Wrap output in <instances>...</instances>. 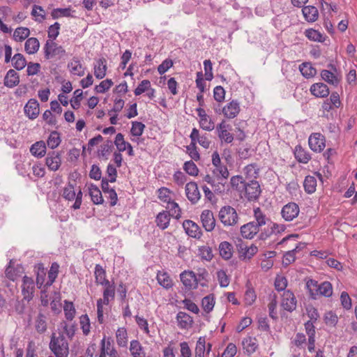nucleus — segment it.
<instances>
[{"instance_id": "obj_1", "label": "nucleus", "mask_w": 357, "mask_h": 357, "mask_svg": "<svg viewBox=\"0 0 357 357\" xmlns=\"http://www.w3.org/2000/svg\"><path fill=\"white\" fill-rule=\"evenodd\" d=\"M59 330H61L58 333H52L50 349L56 357H68L69 354V346L65 335L72 339L75 335V329L73 326H68L66 322L63 321L60 324Z\"/></svg>"}, {"instance_id": "obj_2", "label": "nucleus", "mask_w": 357, "mask_h": 357, "mask_svg": "<svg viewBox=\"0 0 357 357\" xmlns=\"http://www.w3.org/2000/svg\"><path fill=\"white\" fill-rule=\"evenodd\" d=\"M306 287L313 299H316L319 296L330 297L333 294L332 284L327 281L319 284L317 281L309 279L306 282Z\"/></svg>"}, {"instance_id": "obj_3", "label": "nucleus", "mask_w": 357, "mask_h": 357, "mask_svg": "<svg viewBox=\"0 0 357 357\" xmlns=\"http://www.w3.org/2000/svg\"><path fill=\"white\" fill-rule=\"evenodd\" d=\"M218 218L225 227L234 226L238 221L236 211L230 206H222L219 211Z\"/></svg>"}, {"instance_id": "obj_4", "label": "nucleus", "mask_w": 357, "mask_h": 357, "mask_svg": "<svg viewBox=\"0 0 357 357\" xmlns=\"http://www.w3.org/2000/svg\"><path fill=\"white\" fill-rule=\"evenodd\" d=\"M45 57L47 59H61L66 54V50L62 46L52 40H47L44 46Z\"/></svg>"}, {"instance_id": "obj_5", "label": "nucleus", "mask_w": 357, "mask_h": 357, "mask_svg": "<svg viewBox=\"0 0 357 357\" xmlns=\"http://www.w3.org/2000/svg\"><path fill=\"white\" fill-rule=\"evenodd\" d=\"M180 279L188 290L195 289L198 286L197 275L192 271H184L180 274Z\"/></svg>"}, {"instance_id": "obj_6", "label": "nucleus", "mask_w": 357, "mask_h": 357, "mask_svg": "<svg viewBox=\"0 0 357 357\" xmlns=\"http://www.w3.org/2000/svg\"><path fill=\"white\" fill-rule=\"evenodd\" d=\"M243 190L245 197L249 201L257 200L261 194L260 185L255 180L248 181Z\"/></svg>"}, {"instance_id": "obj_7", "label": "nucleus", "mask_w": 357, "mask_h": 357, "mask_svg": "<svg viewBox=\"0 0 357 357\" xmlns=\"http://www.w3.org/2000/svg\"><path fill=\"white\" fill-rule=\"evenodd\" d=\"M326 139L321 133L315 132L310 135L308 139V144L312 151L321 152L326 146Z\"/></svg>"}, {"instance_id": "obj_8", "label": "nucleus", "mask_w": 357, "mask_h": 357, "mask_svg": "<svg viewBox=\"0 0 357 357\" xmlns=\"http://www.w3.org/2000/svg\"><path fill=\"white\" fill-rule=\"evenodd\" d=\"M22 294L24 300L31 301L35 291V283L31 278L24 275L21 285Z\"/></svg>"}, {"instance_id": "obj_9", "label": "nucleus", "mask_w": 357, "mask_h": 357, "mask_svg": "<svg viewBox=\"0 0 357 357\" xmlns=\"http://www.w3.org/2000/svg\"><path fill=\"white\" fill-rule=\"evenodd\" d=\"M299 212L300 208L298 204L289 202L282 207L281 215L286 221H291L298 215Z\"/></svg>"}, {"instance_id": "obj_10", "label": "nucleus", "mask_w": 357, "mask_h": 357, "mask_svg": "<svg viewBox=\"0 0 357 357\" xmlns=\"http://www.w3.org/2000/svg\"><path fill=\"white\" fill-rule=\"evenodd\" d=\"M236 247L239 258L243 260L251 259L258 251L257 247L255 245L252 244L250 246H248L243 242L237 244Z\"/></svg>"}, {"instance_id": "obj_11", "label": "nucleus", "mask_w": 357, "mask_h": 357, "mask_svg": "<svg viewBox=\"0 0 357 357\" xmlns=\"http://www.w3.org/2000/svg\"><path fill=\"white\" fill-rule=\"evenodd\" d=\"M229 127V125L227 124L225 120H222L216 126V131L218 137L220 139L222 142H224L227 144L231 143L234 140L233 135L228 130Z\"/></svg>"}, {"instance_id": "obj_12", "label": "nucleus", "mask_w": 357, "mask_h": 357, "mask_svg": "<svg viewBox=\"0 0 357 357\" xmlns=\"http://www.w3.org/2000/svg\"><path fill=\"white\" fill-rule=\"evenodd\" d=\"M185 195L188 199L195 204L198 202L201 198V195L195 182H189L185 185Z\"/></svg>"}, {"instance_id": "obj_13", "label": "nucleus", "mask_w": 357, "mask_h": 357, "mask_svg": "<svg viewBox=\"0 0 357 357\" xmlns=\"http://www.w3.org/2000/svg\"><path fill=\"white\" fill-rule=\"evenodd\" d=\"M297 301L293 294L289 290L284 291L282 298V307L288 312L294 311L296 307Z\"/></svg>"}, {"instance_id": "obj_14", "label": "nucleus", "mask_w": 357, "mask_h": 357, "mask_svg": "<svg viewBox=\"0 0 357 357\" xmlns=\"http://www.w3.org/2000/svg\"><path fill=\"white\" fill-rule=\"evenodd\" d=\"M201 220L203 227L207 231H211L215 226V220L213 213L210 210H204L201 214Z\"/></svg>"}, {"instance_id": "obj_15", "label": "nucleus", "mask_w": 357, "mask_h": 357, "mask_svg": "<svg viewBox=\"0 0 357 357\" xmlns=\"http://www.w3.org/2000/svg\"><path fill=\"white\" fill-rule=\"evenodd\" d=\"M24 109L29 119H35L39 114V103L36 99H30L25 105Z\"/></svg>"}, {"instance_id": "obj_16", "label": "nucleus", "mask_w": 357, "mask_h": 357, "mask_svg": "<svg viewBox=\"0 0 357 357\" xmlns=\"http://www.w3.org/2000/svg\"><path fill=\"white\" fill-rule=\"evenodd\" d=\"M310 91L317 98H326L330 93L328 86L322 82L313 84L310 86Z\"/></svg>"}, {"instance_id": "obj_17", "label": "nucleus", "mask_w": 357, "mask_h": 357, "mask_svg": "<svg viewBox=\"0 0 357 357\" xmlns=\"http://www.w3.org/2000/svg\"><path fill=\"white\" fill-rule=\"evenodd\" d=\"M240 112V105L237 100H231L222 108V113L227 119L235 118Z\"/></svg>"}, {"instance_id": "obj_18", "label": "nucleus", "mask_w": 357, "mask_h": 357, "mask_svg": "<svg viewBox=\"0 0 357 357\" xmlns=\"http://www.w3.org/2000/svg\"><path fill=\"white\" fill-rule=\"evenodd\" d=\"M183 227L186 234L192 238H199L201 236V231L199 227L193 221L186 220L183 222Z\"/></svg>"}, {"instance_id": "obj_19", "label": "nucleus", "mask_w": 357, "mask_h": 357, "mask_svg": "<svg viewBox=\"0 0 357 357\" xmlns=\"http://www.w3.org/2000/svg\"><path fill=\"white\" fill-rule=\"evenodd\" d=\"M259 231V229L255 225V221L245 224L241 227V233L243 238L252 239Z\"/></svg>"}, {"instance_id": "obj_20", "label": "nucleus", "mask_w": 357, "mask_h": 357, "mask_svg": "<svg viewBox=\"0 0 357 357\" xmlns=\"http://www.w3.org/2000/svg\"><path fill=\"white\" fill-rule=\"evenodd\" d=\"M61 164V158L59 153L52 151L48 153L46 158V165L51 171L55 172L58 170Z\"/></svg>"}, {"instance_id": "obj_21", "label": "nucleus", "mask_w": 357, "mask_h": 357, "mask_svg": "<svg viewBox=\"0 0 357 357\" xmlns=\"http://www.w3.org/2000/svg\"><path fill=\"white\" fill-rule=\"evenodd\" d=\"M191 142L196 144L198 142L202 147L208 149L211 142L206 135H200L197 128H193L190 136Z\"/></svg>"}, {"instance_id": "obj_22", "label": "nucleus", "mask_w": 357, "mask_h": 357, "mask_svg": "<svg viewBox=\"0 0 357 357\" xmlns=\"http://www.w3.org/2000/svg\"><path fill=\"white\" fill-rule=\"evenodd\" d=\"M20 83L19 75L13 69L9 70L3 79V84L8 88H13Z\"/></svg>"}, {"instance_id": "obj_23", "label": "nucleus", "mask_w": 357, "mask_h": 357, "mask_svg": "<svg viewBox=\"0 0 357 357\" xmlns=\"http://www.w3.org/2000/svg\"><path fill=\"white\" fill-rule=\"evenodd\" d=\"M105 289L103 291V298H99L103 301L104 305H108L110 301L114 299L115 297V286L114 283L109 282L107 284L102 285Z\"/></svg>"}, {"instance_id": "obj_24", "label": "nucleus", "mask_w": 357, "mask_h": 357, "mask_svg": "<svg viewBox=\"0 0 357 357\" xmlns=\"http://www.w3.org/2000/svg\"><path fill=\"white\" fill-rule=\"evenodd\" d=\"M294 153V156L298 162L306 164L311 160V155L310 153L304 149L301 145L296 146Z\"/></svg>"}, {"instance_id": "obj_25", "label": "nucleus", "mask_w": 357, "mask_h": 357, "mask_svg": "<svg viewBox=\"0 0 357 357\" xmlns=\"http://www.w3.org/2000/svg\"><path fill=\"white\" fill-rule=\"evenodd\" d=\"M68 67L72 74L82 77L84 75V68L82 66L78 58L74 57L68 64Z\"/></svg>"}, {"instance_id": "obj_26", "label": "nucleus", "mask_w": 357, "mask_h": 357, "mask_svg": "<svg viewBox=\"0 0 357 357\" xmlns=\"http://www.w3.org/2000/svg\"><path fill=\"white\" fill-rule=\"evenodd\" d=\"M172 216L167 211H163L158 214L155 218L157 226L161 229H165L168 227Z\"/></svg>"}, {"instance_id": "obj_27", "label": "nucleus", "mask_w": 357, "mask_h": 357, "mask_svg": "<svg viewBox=\"0 0 357 357\" xmlns=\"http://www.w3.org/2000/svg\"><path fill=\"white\" fill-rule=\"evenodd\" d=\"M286 227L284 225H279L277 223H272L270 229L268 231H261L259 234V239L265 240L269 237L272 234H278L282 232L285 230Z\"/></svg>"}, {"instance_id": "obj_28", "label": "nucleus", "mask_w": 357, "mask_h": 357, "mask_svg": "<svg viewBox=\"0 0 357 357\" xmlns=\"http://www.w3.org/2000/svg\"><path fill=\"white\" fill-rule=\"evenodd\" d=\"M321 77L325 82L334 86H337L341 80L340 76L328 70H321Z\"/></svg>"}, {"instance_id": "obj_29", "label": "nucleus", "mask_w": 357, "mask_h": 357, "mask_svg": "<svg viewBox=\"0 0 357 357\" xmlns=\"http://www.w3.org/2000/svg\"><path fill=\"white\" fill-rule=\"evenodd\" d=\"M220 255L225 260H229L233 255V246L227 241L221 242L219 245Z\"/></svg>"}, {"instance_id": "obj_30", "label": "nucleus", "mask_w": 357, "mask_h": 357, "mask_svg": "<svg viewBox=\"0 0 357 357\" xmlns=\"http://www.w3.org/2000/svg\"><path fill=\"white\" fill-rule=\"evenodd\" d=\"M242 344L245 352L248 355L253 354L258 347L257 339L252 337L244 338Z\"/></svg>"}, {"instance_id": "obj_31", "label": "nucleus", "mask_w": 357, "mask_h": 357, "mask_svg": "<svg viewBox=\"0 0 357 357\" xmlns=\"http://www.w3.org/2000/svg\"><path fill=\"white\" fill-rule=\"evenodd\" d=\"M106 59H99L94 65V75L97 79H102L106 75Z\"/></svg>"}, {"instance_id": "obj_32", "label": "nucleus", "mask_w": 357, "mask_h": 357, "mask_svg": "<svg viewBox=\"0 0 357 357\" xmlns=\"http://www.w3.org/2000/svg\"><path fill=\"white\" fill-rule=\"evenodd\" d=\"M303 14L305 19L307 22H315L319 16L318 10L316 7L312 6H305L302 9Z\"/></svg>"}, {"instance_id": "obj_33", "label": "nucleus", "mask_w": 357, "mask_h": 357, "mask_svg": "<svg viewBox=\"0 0 357 357\" xmlns=\"http://www.w3.org/2000/svg\"><path fill=\"white\" fill-rule=\"evenodd\" d=\"M94 275L96 282L100 285H105L110 282L106 278V271L100 264H96L95 267Z\"/></svg>"}, {"instance_id": "obj_34", "label": "nucleus", "mask_w": 357, "mask_h": 357, "mask_svg": "<svg viewBox=\"0 0 357 357\" xmlns=\"http://www.w3.org/2000/svg\"><path fill=\"white\" fill-rule=\"evenodd\" d=\"M31 154L37 158H42L46 153V145L43 141L34 143L30 148Z\"/></svg>"}, {"instance_id": "obj_35", "label": "nucleus", "mask_w": 357, "mask_h": 357, "mask_svg": "<svg viewBox=\"0 0 357 357\" xmlns=\"http://www.w3.org/2000/svg\"><path fill=\"white\" fill-rule=\"evenodd\" d=\"M40 47V43L36 38H29L24 44V49L27 54H33L36 53Z\"/></svg>"}, {"instance_id": "obj_36", "label": "nucleus", "mask_w": 357, "mask_h": 357, "mask_svg": "<svg viewBox=\"0 0 357 357\" xmlns=\"http://www.w3.org/2000/svg\"><path fill=\"white\" fill-rule=\"evenodd\" d=\"M254 218L256 220L255 225L259 229L261 227L266 225L268 222H271L270 219L261 211L260 208H256L254 209Z\"/></svg>"}, {"instance_id": "obj_37", "label": "nucleus", "mask_w": 357, "mask_h": 357, "mask_svg": "<svg viewBox=\"0 0 357 357\" xmlns=\"http://www.w3.org/2000/svg\"><path fill=\"white\" fill-rule=\"evenodd\" d=\"M176 319L179 326L182 328H187L193 323L192 318L184 312H179L176 315Z\"/></svg>"}, {"instance_id": "obj_38", "label": "nucleus", "mask_w": 357, "mask_h": 357, "mask_svg": "<svg viewBox=\"0 0 357 357\" xmlns=\"http://www.w3.org/2000/svg\"><path fill=\"white\" fill-rule=\"evenodd\" d=\"M299 70L305 78H312L317 74V70L310 63H303L299 66Z\"/></svg>"}, {"instance_id": "obj_39", "label": "nucleus", "mask_w": 357, "mask_h": 357, "mask_svg": "<svg viewBox=\"0 0 357 357\" xmlns=\"http://www.w3.org/2000/svg\"><path fill=\"white\" fill-rule=\"evenodd\" d=\"M89 195L94 204H101L103 203L104 199L101 192L96 185L91 184L90 185Z\"/></svg>"}, {"instance_id": "obj_40", "label": "nucleus", "mask_w": 357, "mask_h": 357, "mask_svg": "<svg viewBox=\"0 0 357 357\" xmlns=\"http://www.w3.org/2000/svg\"><path fill=\"white\" fill-rule=\"evenodd\" d=\"M156 278L158 283L167 289L171 288L173 285L172 280L166 272L159 271Z\"/></svg>"}, {"instance_id": "obj_41", "label": "nucleus", "mask_w": 357, "mask_h": 357, "mask_svg": "<svg viewBox=\"0 0 357 357\" xmlns=\"http://www.w3.org/2000/svg\"><path fill=\"white\" fill-rule=\"evenodd\" d=\"M59 265L56 262H54L52 264L50 269L48 272V280L44 285V287H50L56 278H57L59 273Z\"/></svg>"}, {"instance_id": "obj_42", "label": "nucleus", "mask_w": 357, "mask_h": 357, "mask_svg": "<svg viewBox=\"0 0 357 357\" xmlns=\"http://www.w3.org/2000/svg\"><path fill=\"white\" fill-rule=\"evenodd\" d=\"M305 191L308 194L315 192L317 188V179L314 176H307L303 182Z\"/></svg>"}, {"instance_id": "obj_43", "label": "nucleus", "mask_w": 357, "mask_h": 357, "mask_svg": "<svg viewBox=\"0 0 357 357\" xmlns=\"http://www.w3.org/2000/svg\"><path fill=\"white\" fill-rule=\"evenodd\" d=\"M130 351L132 357H145L142 347L137 340L130 342Z\"/></svg>"}, {"instance_id": "obj_44", "label": "nucleus", "mask_w": 357, "mask_h": 357, "mask_svg": "<svg viewBox=\"0 0 357 357\" xmlns=\"http://www.w3.org/2000/svg\"><path fill=\"white\" fill-rule=\"evenodd\" d=\"M13 66L17 70H22L26 66L25 57L22 54H15L12 58Z\"/></svg>"}, {"instance_id": "obj_45", "label": "nucleus", "mask_w": 357, "mask_h": 357, "mask_svg": "<svg viewBox=\"0 0 357 357\" xmlns=\"http://www.w3.org/2000/svg\"><path fill=\"white\" fill-rule=\"evenodd\" d=\"M215 305V299L213 294H209L202 298V306L203 310L209 313L211 312Z\"/></svg>"}, {"instance_id": "obj_46", "label": "nucleus", "mask_w": 357, "mask_h": 357, "mask_svg": "<svg viewBox=\"0 0 357 357\" xmlns=\"http://www.w3.org/2000/svg\"><path fill=\"white\" fill-rule=\"evenodd\" d=\"M116 342L119 347H124L127 345L128 335L125 328H119L116 333Z\"/></svg>"}, {"instance_id": "obj_47", "label": "nucleus", "mask_w": 357, "mask_h": 357, "mask_svg": "<svg viewBox=\"0 0 357 357\" xmlns=\"http://www.w3.org/2000/svg\"><path fill=\"white\" fill-rule=\"evenodd\" d=\"M206 341L204 337H199L196 344L195 357H205Z\"/></svg>"}, {"instance_id": "obj_48", "label": "nucleus", "mask_w": 357, "mask_h": 357, "mask_svg": "<svg viewBox=\"0 0 357 357\" xmlns=\"http://www.w3.org/2000/svg\"><path fill=\"white\" fill-rule=\"evenodd\" d=\"M60 143L61 138L59 136V133L56 131L52 132L47 141V146L50 149H54L56 148Z\"/></svg>"}, {"instance_id": "obj_49", "label": "nucleus", "mask_w": 357, "mask_h": 357, "mask_svg": "<svg viewBox=\"0 0 357 357\" xmlns=\"http://www.w3.org/2000/svg\"><path fill=\"white\" fill-rule=\"evenodd\" d=\"M232 188L238 191H243L246 183L241 176H234L231 178L230 181Z\"/></svg>"}, {"instance_id": "obj_50", "label": "nucleus", "mask_w": 357, "mask_h": 357, "mask_svg": "<svg viewBox=\"0 0 357 357\" xmlns=\"http://www.w3.org/2000/svg\"><path fill=\"white\" fill-rule=\"evenodd\" d=\"M75 185L69 182L68 185L63 188V197L68 201L75 199L76 193L75 192Z\"/></svg>"}, {"instance_id": "obj_51", "label": "nucleus", "mask_w": 357, "mask_h": 357, "mask_svg": "<svg viewBox=\"0 0 357 357\" xmlns=\"http://www.w3.org/2000/svg\"><path fill=\"white\" fill-rule=\"evenodd\" d=\"M30 34V31L26 27L17 28L14 32L13 36L15 40L22 41Z\"/></svg>"}, {"instance_id": "obj_52", "label": "nucleus", "mask_w": 357, "mask_h": 357, "mask_svg": "<svg viewBox=\"0 0 357 357\" xmlns=\"http://www.w3.org/2000/svg\"><path fill=\"white\" fill-rule=\"evenodd\" d=\"M167 204V208L169 210L168 212H169L172 217L176 219H179L181 216V210L178 204L176 202L172 200L170 201V203Z\"/></svg>"}, {"instance_id": "obj_53", "label": "nucleus", "mask_w": 357, "mask_h": 357, "mask_svg": "<svg viewBox=\"0 0 357 357\" xmlns=\"http://www.w3.org/2000/svg\"><path fill=\"white\" fill-rule=\"evenodd\" d=\"M63 310L68 320H73L75 314V309L72 302L65 301Z\"/></svg>"}, {"instance_id": "obj_54", "label": "nucleus", "mask_w": 357, "mask_h": 357, "mask_svg": "<svg viewBox=\"0 0 357 357\" xmlns=\"http://www.w3.org/2000/svg\"><path fill=\"white\" fill-rule=\"evenodd\" d=\"M144 128L145 125L143 123L139 121H133L132 122L130 132L133 136L139 137L143 134Z\"/></svg>"}, {"instance_id": "obj_55", "label": "nucleus", "mask_w": 357, "mask_h": 357, "mask_svg": "<svg viewBox=\"0 0 357 357\" xmlns=\"http://www.w3.org/2000/svg\"><path fill=\"white\" fill-rule=\"evenodd\" d=\"M31 15L35 17V20L39 22H41L45 18V12L40 6H33Z\"/></svg>"}, {"instance_id": "obj_56", "label": "nucleus", "mask_w": 357, "mask_h": 357, "mask_svg": "<svg viewBox=\"0 0 357 357\" xmlns=\"http://www.w3.org/2000/svg\"><path fill=\"white\" fill-rule=\"evenodd\" d=\"M82 89H77L74 91V97L70 100V105L71 107L74 109H77L80 107V101L82 98Z\"/></svg>"}, {"instance_id": "obj_57", "label": "nucleus", "mask_w": 357, "mask_h": 357, "mask_svg": "<svg viewBox=\"0 0 357 357\" xmlns=\"http://www.w3.org/2000/svg\"><path fill=\"white\" fill-rule=\"evenodd\" d=\"M128 144V142H126L124 140V137L121 133H118L116 135L114 144L116 145L119 152H123L126 151Z\"/></svg>"}, {"instance_id": "obj_58", "label": "nucleus", "mask_w": 357, "mask_h": 357, "mask_svg": "<svg viewBox=\"0 0 357 357\" xmlns=\"http://www.w3.org/2000/svg\"><path fill=\"white\" fill-rule=\"evenodd\" d=\"M183 169L190 176H197L199 172L197 165L191 160L187 161L184 163Z\"/></svg>"}, {"instance_id": "obj_59", "label": "nucleus", "mask_w": 357, "mask_h": 357, "mask_svg": "<svg viewBox=\"0 0 357 357\" xmlns=\"http://www.w3.org/2000/svg\"><path fill=\"white\" fill-rule=\"evenodd\" d=\"M200 127L207 131H211L215 128V123L208 116H206L199 121Z\"/></svg>"}, {"instance_id": "obj_60", "label": "nucleus", "mask_w": 357, "mask_h": 357, "mask_svg": "<svg viewBox=\"0 0 357 357\" xmlns=\"http://www.w3.org/2000/svg\"><path fill=\"white\" fill-rule=\"evenodd\" d=\"M213 173L220 179H227L229 175L227 167L225 165H220L215 168Z\"/></svg>"}, {"instance_id": "obj_61", "label": "nucleus", "mask_w": 357, "mask_h": 357, "mask_svg": "<svg viewBox=\"0 0 357 357\" xmlns=\"http://www.w3.org/2000/svg\"><path fill=\"white\" fill-rule=\"evenodd\" d=\"M305 36L311 40L321 42L324 39L323 35L314 29H308L305 31Z\"/></svg>"}, {"instance_id": "obj_62", "label": "nucleus", "mask_w": 357, "mask_h": 357, "mask_svg": "<svg viewBox=\"0 0 357 357\" xmlns=\"http://www.w3.org/2000/svg\"><path fill=\"white\" fill-rule=\"evenodd\" d=\"M112 85V81L111 79H107L102 81L99 85H97L95 87V90L97 93H103L107 91Z\"/></svg>"}, {"instance_id": "obj_63", "label": "nucleus", "mask_w": 357, "mask_h": 357, "mask_svg": "<svg viewBox=\"0 0 357 357\" xmlns=\"http://www.w3.org/2000/svg\"><path fill=\"white\" fill-rule=\"evenodd\" d=\"M36 328L38 333H44L47 330V324L44 315L40 314L36 319Z\"/></svg>"}, {"instance_id": "obj_64", "label": "nucleus", "mask_w": 357, "mask_h": 357, "mask_svg": "<svg viewBox=\"0 0 357 357\" xmlns=\"http://www.w3.org/2000/svg\"><path fill=\"white\" fill-rule=\"evenodd\" d=\"M171 191L165 187L160 188L158 190V198L163 202L170 203L172 200L170 197Z\"/></svg>"}]
</instances>
